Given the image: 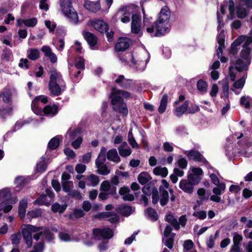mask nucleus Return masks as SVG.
<instances>
[{
    "label": "nucleus",
    "mask_w": 252,
    "mask_h": 252,
    "mask_svg": "<svg viewBox=\"0 0 252 252\" xmlns=\"http://www.w3.org/2000/svg\"><path fill=\"white\" fill-rule=\"evenodd\" d=\"M33 239L36 241L44 242L45 240L51 241L54 239V236L48 230L40 227H36L28 224L22 228V233L23 239L28 247L31 248L32 245V233Z\"/></svg>",
    "instance_id": "nucleus-1"
},
{
    "label": "nucleus",
    "mask_w": 252,
    "mask_h": 252,
    "mask_svg": "<svg viewBox=\"0 0 252 252\" xmlns=\"http://www.w3.org/2000/svg\"><path fill=\"white\" fill-rule=\"evenodd\" d=\"M241 52L240 58L231 60L232 64L235 66V68L239 71L247 70L251 63V48L250 45L252 43V37L246 36Z\"/></svg>",
    "instance_id": "nucleus-2"
},
{
    "label": "nucleus",
    "mask_w": 252,
    "mask_h": 252,
    "mask_svg": "<svg viewBox=\"0 0 252 252\" xmlns=\"http://www.w3.org/2000/svg\"><path fill=\"white\" fill-rule=\"evenodd\" d=\"M130 96L129 93L121 90H117L112 88L111 90V103L113 109L126 116L128 113V110L126 104L124 102L122 97L128 98Z\"/></svg>",
    "instance_id": "nucleus-3"
},
{
    "label": "nucleus",
    "mask_w": 252,
    "mask_h": 252,
    "mask_svg": "<svg viewBox=\"0 0 252 252\" xmlns=\"http://www.w3.org/2000/svg\"><path fill=\"white\" fill-rule=\"evenodd\" d=\"M47 102V97L44 95H39L35 97L32 103V109L33 112L38 115L42 113L41 103L45 104ZM58 107L56 105H48L44 107L43 112L49 117H53L58 112Z\"/></svg>",
    "instance_id": "nucleus-4"
},
{
    "label": "nucleus",
    "mask_w": 252,
    "mask_h": 252,
    "mask_svg": "<svg viewBox=\"0 0 252 252\" xmlns=\"http://www.w3.org/2000/svg\"><path fill=\"white\" fill-rule=\"evenodd\" d=\"M65 87V83L60 73L56 71L53 72L50 75L49 83L50 93L52 95L58 96L64 91Z\"/></svg>",
    "instance_id": "nucleus-5"
},
{
    "label": "nucleus",
    "mask_w": 252,
    "mask_h": 252,
    "mask_svg": "<svg viewBox=\"0 0 252 252\" xmlns=\"http://www.w3.org/2000/svg\"><path fill=\"white\" fill-rule=\"evenodd\" d=\"M126 57L130 58L127 61L128 64L131 67L138 70L143 71L145 69L150 59V55L147 52H144L138 56H133L127 54Z\"/></svg>",
    "instance_id": "nucleus-6"
},
{
    "label": "nucleus",
    "mask_w": 252,
    "mask_h": 252,
    "mask_svg": "<svg viewBox=\"0 0 252 252\" xmlns=\"http://www.w3.org/2000/svg\"><path fill=\"white\" fill-rule=\"evenodd\" d=\"M60 7L61 11L70 22L76 24L81 21L72 6L71 0H60Z\"/></svg>",
    "instance_id": "nucleus-7"
},
{
    "label": "nucleus",
    "mask_w": 252,
    "mask_h": 252,
    "mask_svg": "<svg viewBox=\"0 0 252 252\" xmlns=\"http://www.w3.org/2000/svg\"><path fill=\"white\" fill-rule=\"evenodd\" d=\"M136 7L132 5L122 6L119 8L113 19L116 21L118 19L123 23H127L130 21V17L135 11Z\"/></svg>",
    "instance_id": "nucleus-8"
},
{
    "label": "nucleus",
    "mask_w": 252,
    "mask_h": 252,
    "mask_svg": "<svg viewBox=\"0 0 252 252\" xmlns=\"http://www.w3.org/2000/svg\"><path fill=\"white\" fill-rule=\"evenodd\" d=\"M106 149L105 147H102L98 156L95 160V165L97 169V172L99 174L103 175H107L110 172V170L104 163L106 160Z\"/></svg>",
    "instance_id": "nucleus-9"
},
{
    "label": "nucleus",
    "mask_w": 252,
    "mask_h": 252,
    "mask_svg": "<svg viewBox=\"0 0 252 252\" xmlns=\"http://www.w3.org/2000/svg\"><path fill=\"white\" fill-rule=\"evenodd\" d=\"M218 34L217 35V42L219 44V47L217 50V55L218 57H220V54H222L223 49L224 48V39L225 34L224 31L222 29L223 26V23L221 22V19L218 14Z\"/></svg>",
    "instance_id": "nucleus-10"
},
{
    "label": "nucleus",
    "mask_w": 252,
    "mask_h": 252,
    "mask_svg": "<svg viewBox=\"0 0 252 252\" xmlns=\"http://www.w3.org/2000/svg\"><path fill=\"white\" fill-rule=\"evenodd\" d=\"M203 173V170L200 168L192 167L188 172V179L193 184L197 185L201 180Z\"/></svg>",
    "instance_id": "nucleus-11"
},
{
    "label": "nucleus",
    "mask_w": 252,
    "mask_h": 252,
    "mask_svg": "<svg viewBox=\"0 0 252 252\" xmlns=\"http://www.w3.org/2000/svg\"><path fill=\"white\" fill-rule=\"evenodd\" d=\"M93 235L95 239H109L113 236V232L109 228L103 229H95L93 230Z\"/></svg>",
    "instance_id": "nucleus-12"
},
{
    "label": "nucleus",
    "mask_w": 252,
    "mask_h": 252,
    "mask_svg": "<svg viewBox=\"0 0 252 252\" xmlns=\"http://www.w3.org/2000/svg\"><path fill=\"white\" fill-rule=\"evenodd\" d=\"M88 25L101 33L106 32L108 30V25L102 20H91L89 21Z\"/></svg>",
    "instance_id": "nucleus-13"
},
{
    "label": "nucleus",
    "mask_w": 252,
    "mask_h": 252,
    "mask_svg": "<svg viewBox=\"0 0 252 252\" xmlns=\"http://www.w3.org/2000/svg\"><path fill=\"white\" fill-rule=\"evenodd\" d=\"M169 22L161 20H157L154 23L156 30L155 36L163 35L168 30L169 27Z\"/></svg>",
    "instance_id": "nucleus-14"
},
{
    "label": "nucleus",
    "mask_w": 252,
    "mask_h": 252,
    "mask_svg": "<svg viewBox=\"0 0 252 252\" xmlns=\"http://www.w3.org/2000/svg\"><path fill=\"white\" fill-rule=\"evenodd\" d=\"M217 187L213 189L214 195L210 197V200L212 201L219 203L221 201V197L220 196L223 192H224L226 186L223 183L216 185Z\"/></svg>",
    "instance_id": "nucleus-15"
},
{
    "label": "nucleus",
    "mask_w": 252,
    "mask_h": 252,
    "mask_svg": "<svg viewBox=\"0 0 252 252\" xmlns=\"http://www.w3.org/2000/svg\"><path fill=\"white\" fill-rule=\"evenodd\" d=\"M131 30L133 33L142 35L141 18L137 14H133L132 16Z\"/></svg>",
    "instance_id": "nucleus-16"
},
{
    "label": "nucleus",
    "mask_w": 252,
    "mask_h": 252,
    "mask_svg": "<svg viewBox=\"0 0 252 252\" xmlns=\"http://www.w3.org/2000/svg\"><path fill=\"white\" fill-rule=\"evenodd\" d=\"M54 194L50 189L46 190V194L41 195L35 201L40 205H48L54 198Z\"/></svg>",
    "instance_id": "nucleus-17"
},
{
    "label": "nucleus",
    "mask_w": 252,
    "mask_h": 252,
    "mask_svg": "<svg viewBox=\"0 0 252 252\" xmlns=\"http://www.w3.org/2000/svg\"><path fill=\"white\" fill-rule=\"evenodd\" d=\"M195 184H193L188 179H183L179 183V188L184 192L191 193L194 189Z\"/></svg>",
    "instance_id": "nucleus-18"
},
{
    "label": "nucleus",
    "mask_w": 252,
    "mask_h": 252,
    "mask_svg": "<svg viewBox=\"0 0 252 252\" xmlns=\"http://www.w3.org/2000/svg\"><path fill=\"white\" fill-rule=\"evenodd\" d=\"M130 44V40L127 38H120L115 45V49L118 51H122L128 48Z\"/></svg>",
    "instance_id": "nucleus-19"
},
{
    "label": "nucleus",
    "mask_w": 252,
    "mask_h": 252,
    "mask_svg": "<svg viewBox=\"0 0 252 252\" xmlns=\"http://www.w3.org/2000/svg\"><path fill=\"white\" fill-rule=\"evenodd\" d=\"M247 74L244 75L242 78L234 82L231 90L236 94H239L240 92L236 90H242L245 84Z\"/></svg>",
    "instance_id": "nucleus-20"
},
{
    "label": "nucleus",
    "mask_w": 252,
    "mask_h": 252,
    "mask_svg": "<svg viewBox=\"0 0 252 252\" xmlns=\"http://www.w3.org/2000/svg\"><path fill=\"white\" fill-rule=\"evenodd\" d=\"M170 15L171 13L169 8L167 6H164L161 9L158 14L157 19L169 23Z\"/></svg>",
    "instance_id": "nucleus-21"
},
{
    "label": "nucleus",
    "mask_w": 252,
    "mask_h": 252,
    "mask_svg": "<svg viewBox=\"0 0 252 252\" xmlns=\"http://www.w3.org/2000/svg\"><path fill=\"white\" fill-rule=\"evenodd\" d=\"M142 12L143 15V24L144 26L147 27L146 31L147 32L149 33H153L155 31V29L153 26H149L151 23L152 18L146 14L144 9H142Z\"/></svg>",
    "instance_id": "nucleus-22"
},
{
    "label": "nucleus",
    "mask_w": 252,
    "mask_h": 252,
    "mask_svg": "<svg viewBox=\"0 0 252 252\" xmlns=\"http://www.w3.org/2000/svg\"><path fill=\"white\" fill-rule=\"evenodd\" d=\"M37 23V20L36 18H32L28 19H18L17 20V25L21 26L24 24L26 26L28 27H33Z\"/></svg>",
    "instance_id": "nucleus-23"
},
{
    "label": "nucleus",
    "mask_w": 252,
    "mask_h": 252,
    "mask_svg": "<svg viewBox=\"0 0 252 252\" xmlns=\"http://www.w3.org/2000/svg\"><path fill=\"white\" fill-rule=\"evenodd\" d=\"M130 189L127 187H123L119 190V193L122 196L124 200L132 201L134 200V196L129 193Z\"/></svg>",
    "instance_id": "nucleus-24"
},
{
    "label": "nucleus",
    "mask_w": 252,
    "mask_h": 252,
    "mask_svg": "<svg viewBox=\"0 0 252 252\" xmlns=\"http://www.w3.org/2000/svg\"><path fill=\"white\" fill-rule=\"evenodd\" d=\"M85 180L86 185L89 187H95L99 182V177L97 175L94 174H90L88 176L85 178Z\"/></svg>",
    "instance_id": "nucleus-25"
},
{
    "label": "nucleus",
    "mask_w": 252,
    "mask_h": 252,
    "mask_svg": "<svg viewBox=\"0 0 252 252\" xmlns=\"http://www.w3.org/2000/svg\"><path fill=\"white\" fill-rule=\"evenodd\" d=\"M85 7L90 11L95 12L100 8V5L99 1L93 2L86 1L84 3Z\"/></svg>",
    "instance_id": "nucleus-26"
},
{
    "label": "nucleus",
    "mask_w": 252,
    "mask_h": 252,
    "mask_svg": "<svg viewBox=\"0 0 252 252\" xmlns=\"http://www.w3.org/2000/svg\"><path fill=\"white\" fill-rule=\"evenodd\" d=\"M81 130L78 128H69L66 134L65 137L68 139L69 141H71L79 137Z\"/></svg>",
    "instance_id": "nucleus-27"
},
{
    "label": "nucleus",
    "mask_w": 252,
    "mask_h": 252,
    "mask_svg": "<svg viewBox=\"0 0 252 252\" xmlns=\"http://www.w3.org/2000/svg\"><path fill=\"white\" fill-rule=\"evenodd\" d=\"M246 36L241 35L238 37L231 44L230 53L232 54H235L238 51L237 46L245 40Z\"/></svg>",
    "instance_id": "nucleus-28"
},
{
    "label": "nucleus",
    "mask_w": 252,
    "mask_h": 252,
    "mask_svg": "<svg viewBox=\"0 0 252 252\" xmlns=\"http://www.w3.org/2000/svg\"><path fill=\"white\" fill-rule=\"evenodd\" d=\"M100 189L101 191L108 192L110 194H114L116 192V187H111L109 182L104 181L101 184Z\"/></svg>",
    "instance_id": "nucleus-29"
},
{
    "label": "nucleus",
    "mask_w": 252,
    "mask_h": 252,
    "mask_svg": "<svg viewBox=\"0 0 252 252\" xmlns=\"http://www.w3.org/2000/svg\"><path fill=\"white\" fill-rule=\"evenodd\" d=\"M176 106V108L174 110V114L177 117H180L182 116L187 111H188L187 108L189 106L188 101H186L183 104Z\"/></svg>",
    "instance_id": "nucleus-30"
},
{
    "label": "nucleus",
    "mask_w": 252,
    "mask_h": 252,
    "mask_svg": "<svg viewBox=\"0 0 252 252\" xmlns=\"http://www.w3.org/2000/svg\"><path fill=\"white\" fill-rule=\"evenodd\" d=\"M28 201L27 199H23L20 201L18 207V214L21 219H23L25 216Z\"/></svg>",
    "instance_id": "nucleus-31"
},
{
    "label": "nucleus",
    "mask_w": 252,
    "mask_h": 252,
    "mask_svg": "<svg viewBox=\"0 0 252 252\" xmlns=\"http://www.w3.org/2000/svg\"><path fill=\"white\" fill-rule=\"evenodd\" d=\"M83 36L91 47H94L97 42L96 37L92 33L84 32Z\"/></svg>",
    "instance_id": "nucleus-32"
},
{
    "label": "nucleus",
    "mask_w": 252,
    "mask_h": 252,
    "mask_svg": "<svg viewBox=\"0 0 252 252\" xmlns=\"http://www.w3.org/2000/svg\"><path fill=\"white\" fill-rule=\"evenodd\" d=\"M107 158L108 160H110L115 163H118L120 161V158L118 155L117 151L114 148L110 149L107 153Z\"/></svg>",
    "instance_id": "nucleus-33"
},
{
    "label": "nucleus",
    "mask_w": 252,
    "mask_h": 252,
    "mask_svg": "<svg viewBox=\"0 0 252 252\" xmlns=\"http://www.w3.org/2000/svg\"><path fill=\"white\" fill-rule=\"evenodd\" d=\"M120 155L124 157L129 156L131 153L130 149L127 147V143L125 142H123L118 148Z\"/></svg>",
    "instance_id": "nucleus-34"
},
{
    "label": "nucleus",
    "mask_w": 252,
    "mask_h": 252,
    "mask_svg": "<svg viewBox=\"0 0 252 252\" xmlns=\"http://www.w3.org/2000/svg\"><path fill=\"white\" fill-rule=\"evenodd\" d=\"M184 154L188 157L189 159H192L196 161H200L202 159L201 155L197 151H186Z\"/></svg>",
    "instance_id": "nucleus-35"
},
{
    "label": "nucleus",
    "mask_w": 252,
    "mask_h": 252,
    "mask_svg": "<svg viewBox=\"0 0 252 252\" xmlns=\"http://www.w3.org/2000/svg\"><path fill=\"white\" fill-rule=\"evenodd\" d=\"M28 58L32 61L36 60L39 57V51L37 49L30 48L27 52Z\"/></svg>",
    "instance_id": "nucleus-36"
},
{
    "label": "nucleus",
    "mask_w": 252,
    "mask_h": 252,
    "mask_svg": "<svg viewBox=\"0 0 252 252\" xmlns=\"http://www.w3.org/2000/svg\"><path fill=\"white\" fill-rule=\"evenodd\" d=\"M196 87L198 91L201 93H205L207 92L208 90V84L207 83L202 80H199L196 84Z\"/></svg>",
    "instance_id": "nucleus-37"
},
{
    "label": "nucleus",
    "mask_w": 252,
    "mask_h": 252,
    "mask_svg": "<svg viewBox=\"0 0 252 252\" xmlns=\"http://www.w3.org/2000/svg\"><path fill=\"white\" fill-rule=\"evenodd\" d=\"M151 179V177L150 174L146 172H143L141 173L138 177L139 182L142 184L144 185L147 183Z\"/></svg>",
    "instance_id": "nucleus-38"
},
{
    "label": "nucleus",
    "mask_w": 252,
    "mask_h": 252,
    "mask_svg": "<svg viewBox=\"0 0 252 252\" xmlns=\"http://www.w3.org/2000/svg\"><path fill=\"white\" fill-rule=\"evenodd\" d=\"M153 173L157 176L165 177L168 175V172L167 168L158 166L153 169Z\"/></svg>",
    "instance_id": "nucleus-39"
},
{
    "label": "nucleus",
    "mask_w": 252,
    "mask_h": 252,
    "mask_svg": "<svg viewBox=\"0 0 252 252\" xmlns=\"http://www.w3.org/2000/svg\"><path fill=\"white\" fill-rule=\"evenodd\" d=\"M62 138V136L61 135L53 137L48 143L49 148L51 149H56L59 146L60 140Z\"/></svg>",
    "instance_id": "nucleus-40"
},
{
    "label": "nucleus",
    "mask_w": 252,
    "mask_h": 252,
    "mask_svg": "<svg viewBox=\"0 0 252 252\" xmlns=\"http://www.w3.org/2000/svg\"><path fill=\"white\" fill-rule=\"evenodd\" d=\"M219 235V231L218 230L215 232L214 235H211L209 236L206 241V243L209 248H212L215 245V241L218 238Z\"/></svg>",
    "instance_id": "nucleus-41"
},
{
    "label": "nucleus",
    "mask_w": 252,
    "mask_h": 252,
    "mask_svg": "<svg viewBox=\"0 0 252 252\" xmlns=\"http://www.w3.org/2000/svg\"><path fill=\"white\" fill-rule=\"evenodd\" d=\"M240 104L246 108H249L252 103V98L249 96H242L240 100Z\"/></svg>",
    "instance_id": "nucleus-42"
},
{
    "label": "nucleus",
    "mask_w": 252,
    "mask_h": 252,
    "mask_svg": "<svg viewBox=\"0 0 252 252\" xmlns=\"http://www.w3.org/2000/svg\"><path fill=\"white\" fill-rule=\"evenodd\" d=\"M166 220L172 225L175 229L178 230L180 228L178 221L172 215H167L166 216Z\"/></svg>",
    "instance_id": "nucleus-43"
},
{
    "label": "nucleus",
    "mask_w": 252,
    "mask_h": 252,
    "mask_svg": "<svg viewBox=\"0 0 252 252\" xmlns=\"http://www.w3.org/2000/svg\"><path fill=\"white\" fill-rule=\"evenodd\" d=\"M168 96L167 94H164L161 99L160 105L158 107V112L159 113H163L166 108L167 103Z\"/></svg>",
    "instance_id": "nucleus-44"
},
{
    "label": "nucleus",
    "mask_w": 252,
    "mask_h": 252,
    "mask_svg": "<svg viewBox=\"0 0 252 252\" xmlns=\"http://www.w3.org/2000/svg\"><path fill=\"white\" fill-rule=\"evenodd\" d=\"M160 204L161 206L165 205L169 200V195L167 191H159Z\"/></svg>",
    "instance_id": "nucleus-45"
},
{
    "label": "nucleus",
    "mask_w": 252,
    "mask_h": 252,
    "mask_svg": "<svg viewBox=\"0 0 252 252\" xmlns=\"http://www.w3.org/2000/svg\"><path fill=\"white\" fill-rule=\"evenodd\" d=\"M101 217L108 218V220L111 223L116 222L119 220L118 216L115 213L110 214L109 213H104L102 214Z\"/></svg>",
    "instance_id": "nucleus-46"
},
{
    "label": "nucleus",
    "mask_w": 252,
    "mask_h": 252,
    "mask_svg": "<svg viewBox=\"0 0 252 252\" xmlns=\"http://www.w3.org/2000/svg\"><path fill=\"white\" fill-rule=\"evenodd\" d=\"M47 163L44 158H42L41 160L37 163L36 171L37 172H43L46 169Z\"/></svg>",
    "instance_id": "nucleus-47"
},
{
    "label": "nucleus",
    "mask_w": 252,
    "mask_h": 252,
    "mask_svg": "<svg viewBox=\"0 0 252 252\" xmlns=\"http://www.w3.org/2000/svg\"><path fill=\"white\" fill-rule=\"evenodd\" d=\"M66 205H60L58 203H54L51 207L53 212L56 213L59 212L62 213L66 208Z\"/></svg>",
    "instance_id": "nucleus-48"
},
{
    "label": "nucleus",
    "mask_w": 252,
    "mask_h": 252,
    "mask_svg": "<svg viewBox=\"0 0 252 252\" xmlns=\"http://www.w3.org/2000/svg\"><path fill=\"white\" fill-rule=\"evenodd\" d=\"M145 213L147 217L153 220H157L158 217L156 211L152 208H148L145 211Z\"/></svg>",
    "instance_id": "nucleus-49"
},
{
    "label": "nucleus",
    "mask_w": 252,
    "mask_h": 252,
    "mask_svg": "<svg viewBox=\"0 0 252 252\" xmlns=\"http://www.w3.org/2000/svg\"><path fill=\"white\" fill-rule=\"evenodd\" d=\"M11 195V190L8 188H3L0 190V201L2 199H7Z\"/></svg>",
    "instance_id": "nucleus-50"
},
{
    "label": "nucleus",
    "mask_w": 252,
    "mask_h": 252,
    "mask_svg": "<svg viewBox=\"0 0 252 252\" xmlns=\"http://www.w3.org/2000/svg\"><path fill=\"white\" fill-rule=\"evenodd\" d=\"M12 208V205L7 202L2 201L0 203V211H2L4 213L9 212Z\"/></svg>",
    "instance_id": "nucleus-51"
},
{
    "label": "nucleus",
    "mask_w": 252,
    "mask_h": 252,
    "mask_svg": "<svg viewBox=\"0 0 252 252\" xmlns=\"http://www.w3.org/2000/svg\"><path fill=\"white\" fill-rule=\"evenodd\" d=\"M229 94V84L226 80H223L222 81V97H225L228 98Z\"/></svg>",
    "instance_id": "nucleus-52"
},
{
    "label": "nucleus",
    "mask_w": 252,
    "mask_h": 252,
    "mask_svg": "<svg viewBox=\"0 0 252 252\" xmlns=\"http://www.w3.org/2000/svg\"><path fill=\"white\" fill-rule=\"evenodd\" d=\"M120 213L123 215L128 216L132 213V208L130 206L123 205L120 208Z\"/></svg>",
    "instance_id": "nucleus-53"
},
{
    "label": "nucleus",
    "mask_w": 252,
    "mask_h": 252,
    "mask_svg": "<svg viewBox=\"0 0 252 252\" xmlns=\"http://www.w3.org/2000/svg\"><path fill=\"white\" fill-rule=\"evenodd\" d=\"M63 189L64 191L68 193L73 188L72 182L65 181L63 182Z\"/></svg>",
    "instance_id": "nucleus-54"
},
{
    "label": "nucleus",
    "mask_w": 252,
    "mask_h": 252,
    "mask_svg": "<svg viewBox=\"0 0 252 252\" xmlns=\"http://www.w3.org/2000/svg\"><path fill=\"white\" fill-rule=\"evenodd\" d=\"M41 211L40 209H35L30 211L27 213V216L29 219H33L40 216Z\"/></svg>",
    "instance_id": "nucleus-55"
},
{
    "label": "nucleus",
    "mask_w": 252,
    "mask_h": 252,
    "mask_svg": "<svg viewBox=\"0 0 252 252\" xmlns=\"http://www.w3.org/2000/svg\"><path fill=\"white\" fill-rule=\"evenodd\" d=\"M59 237L61 241L63 242H69L71 240L70 235L66 231L59 232Z\"/></svg>",
    "instance_id": "nucleus-56"
},
{
    "label": "nucleus",
    "mask_w": 252,
    "mask_h": 252,
    "mask_svg": "<svg viewBox=\"0 0 252 252\" xmlns=\"http://www.w3.org/2000/svg\"><path fill=\"white\" fill-rule=\"evenodd\" d=\"M236 13L239 18H244L248 14V12L246 9L242 7H238L237 8Z\"/></svg>",
    "instance_id": "nucleus-57"
},
{
    "label": "nucleus",
    "mask_w": 252,
    "mask_h": 252,
    "mask_svg": "<svg viewBox=\"0 0 252 252\" xmlns=\"http://www.w3.org/2000/svg\"><path fill=\"white\" fill-rule=\"evenodd\" d=\"M0 96L4 102H8L11 96V92L9 90H6L1 94Z\"/></svg>",
    "instance_id": "nucleus-58"
},
{
    "label": "nucleus",
    "mask_w": 252,
    "mask_h": 252,
    "mask_svg": "<svg viewBox=\"0 0 252 252\" xmlns=\"http://www.w3.org/2000/svg\"><path fill=\"white\" fill-rule=\"evenodd\" d=\"M85 214L83 211L80 209H76L74 210L73 212L70 215L72 218H80L84 216Z\"/></svg>",
    "instance_id": "nucleus-59"
},
{
    "label": "nucleus",
    "mask_w": 252,
    "mask_h": 252,
    "mask_svg": "<svg viewBox=\"0 0 252 252\" xmlns=\"http://www.w3.org/2000/svg\"><path fill=\"white\" fill-rule=\"evenodd\" d=\"M232 235L233 244L240 245V242L243 240L242 236L237 232H235Z\"/></svg>",
    "instance_id": "nucleus-60"
},
{
    "label": "nucleus",
    "mask_w": 252,
    "mask_h": 252,
    "mask_svg": "<svg viewBox=\"0 0 252 252\" xmlns=\"http://www.w3.org/2000/svg\"><path fill=\"white\" fill-rule=\"evenodd\" d=\"M44 249V242H39L35 244L33 250L31 252H42Z\"/></svg>",
    "instance_id": "nucleus-61"
},
{
    "label": "nucleus",
    "mask_w": 252,
    "mask_h": 252,
    "mask_svg": "<svg viewBox=\"0 0 252 252\" xmlns=\"http://www.w3.org/2000/svg\"><path fill=\"white\" fill-rule=\"evenodd\" d=\"M218 92L219 87L218 85L216 84H213L211 87V91L210 92L211 97L214 99L217 95Z\"/></svg>",
    "instance_id": "nucleus-62"
},
{
    "label": "nucleus",
    "mask_w": 252,
    "mask_h": 252,
    "mask_svg": "<svg viewBox=\"0 0 252 252\" xmlns=\"http://www.w3.org/2000/svg\"><path fill=\"white\" fill-rule=\"evenodd\" d=\"M21 237V235L19 233L12 234L11 236L12 243L14 245L18 244L20 241Z\"/></svg>",
    "instance_id": "nucleus-63"
},
{
    "label": "nucleus",
    "mask_w": 252,
    "mask_h": 252,
    "mask_svg": "<svg viewBox=\"0 0 252 252\" xmlns=\"http://www.w3.org/2000/svg\"><path fill=\"white\" fill-rule=\"evenodd\" d=\"M197 194L200 196L202 201H205L208 199V197L205 196L206 191L203 188H199L197 191Z\"/></svg>",
    "instance_id": "nucleus-64"
}]
</instances>
